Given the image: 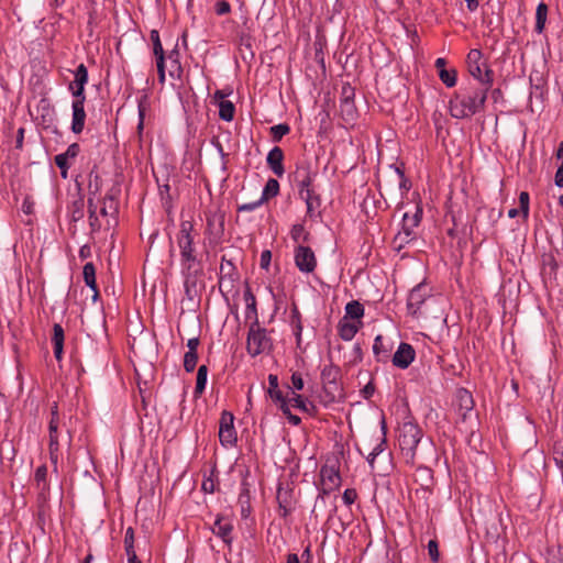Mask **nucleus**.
<instances>
[{
	"instance_id": "obj_1",
	"label": "nucleus",
	"mask_w": 563,
	"mask_h": 563,
	"mask_svg": "<svg viewBox=\"0 0 563 563\" xmlns=\"http://www.w3.org/2000/svg\"><path fill=\"white\" fill-rule=\"evenodd\" d=\"M194 223L184 220L179 224V232L176 235V242L180 252L181 273L185 277L186 292L189 294L196 286L197 277L202 275V265L196 254L194 244Z\"/></svg>"
},
{
	"instance_id": "obj_2",
	"label": "nucleus",
	"mask_w": 563,
	"mask_h": 563,
	"mask_svg": "<svg viewBox=\"0 0 563 563\" xmlns=\"http://www.w3.org/2000/svg\"><path fill=\"white\" fill-rule=\"evenodd\" d=\"M488 86L470 82L454 92L449 102L450 114L455 119H467L485 108Z\"/></svg>"
},
{
	"instance_id": "obj_3",
	"label": "nucleus",
	"mask_w": 563,
	"mask_h": 563,
	"mask_svg": "<svg viewBox=\"0 0 563 563\" xmlns=\"http://www.w3.org/2000/svg\"><path fill=\"white\" fill-rule=\"evenodd\" d=\"M421 440V430L411 417L404 419L398 430V442L407 464H415L416 450Z\"/></svg>"
},
{
	"instance_id": "obj_4",
	"label": "nucleus",
	"mask_w": 563,
	"mask_h": 563,
	"mask_svg": "<svg viewBox=\"0 0 563 563\" xmlns=\"http://www.w3.org/2000/svg\"><path fill=\"white\" fill-rule=\"evenodd\" d=\"M466 65L468 73L476 80L475 85L492 87L493 70L488 68L479 49L473 48L468 52Z\"/></svg>"
},
{
	"instance_id": "obj_5",
	"label": "nucleus",
	"mask_w": 563,
	"mask_h": 563,
	"mask_svg": "<svg viewBox=\"0 0 563 563\" xmlns=\"http://www.w3.org/2000/svg\"><path fill=\"white\" fill-rule=\"evenodd\" d=\"M206 216V239L208 244L216 246L222 243L224 236L225 214L220 209H208Z\"/></svg>"
},
{
	"instance_id": "obj_6",
	"label": "nucleus",
	"mask_w": 563,
	"mask_h": 563,
	"mask_svg": "<svg viewBox=\"0 0 563 563\" xmlns=\"http://www.w3.org/2000/svg\"><path fill=\"white\" fill-rule=\"evenodd\" d=\"M272 347V339L265 329L260 328L258 322H252L246 341V350L251 356H257L269 351Z\"/></svg>"
},
{
	"instance_id": "obj_7",
	"label": "nucleus",
	"mask_w": 563,
	"mask_h": 563,
	"mask_svg": "<svg viewBox=\"0 0 563 563\" xmlns=\"http://www.w3.org/2000/svg\"><path fill=\"white\" fill-rule=\"evenodd\" d=\"M236 431L234 428V416L224 410L219 421V441L222 446L228 448L236 443Z\"/></svg>"
},
{
	"instance_id": "obj_8",
	"label": "nucleus",
	"mask_w": 563,
	"mask_h": 563,
	"mask_svg": "<svg viewBox=\"0 0 563 563\" xmlns=\"http://www.w3.org/2000/svg\"><path fill=\"white\" fill-rule=\"evenodd\" d=\"M295 263L302 273H312L317 266L314 252L305 245H298L295 250Z\"/></svg>"
},
{
	"instance_id": "obj_9",
	"label": "nucleus",
	"mask_w": 563,
	"mask_h": 563,
	"mask_svg": "<svg viewBox=\"0 0 563 563\" xmlns=\"http://www.w3.org/2000/svg\"><path fill=\"white\" fill-rule=\"evenodd\" d=\"M320 478L323 495L339 488L341 485L340 472L334 465H323L320 470Z\"/></svg>"
},
{
	"instance_id": "obj_10",
	"label": "nucleus",
	"mask_w": 563,
	"mask_h": 563,
	"mask_svg": "<svg viewBox=\"0 0 563 563\" xmlns=\"http://www.w3.org/2000/svg\"><path fill=\"white\" fill-rule=\"evenodd\" d=\"M151 41L153 43V53L156 57V67L158 74L159 84L164 85L165 82V53L161 43L159 33L157 30L151 31Z\"/></svg>"
},
{
	"instance_id": "obj_11",
	"label": "nucleus",
	"mask_w": 563,
	"mask_h": 563,
	"mask_svg": "<svg viewBox=\"0 0 563 563\" xmlns=\"http://www.w3.org/2000/svg\"><path fill=\"white\" fill-rule=\"evenodd\" d=\"M340 377V367L330 364L324 366L321 372V380L323 384V388L328 394H331L333 397L335 393L340 390L338 379Z\"/></svg>"
},
{
	"instance_id": "obj_12",
	"label": "nucleus",
	"mask_w": 563,
	"mask_h": 563,
	"mask_svg": "<svg viewBox=\"0 0 563 563\" xmlns=\"http://www.w3.org/2000/svg\"><path fill=\"white\" fill-rule=\"evenodd\" d=\"M88 82V69L80 64L74 73V80L69 84V90L74 98L86 99L85 86Z\"/></svg>"
},
{
	"instance_id": "obj_13",
	"label": "nucleus",
	"mask_w": 563,
	"mask_h": 563,
	"mask_svg": "<svg viewBox=\"0 0 563 563\" xmlns=\"http://www.w3.org/2000/svg\"><path fill=\"white\" fill-rule=\"evenodd\" d=\"M85 101H86V99L75 98L73 101V104H71V108H73L71 131L75 134L81 133L85 128V120H86Z\"/></svg>"
},
{
	"instance_id": "obj_14",
	"label": "nucleus",
	"mask_w": 563,
	"mask_h": 563,
	"mask_svg": "<svg viewBox=\"0 0 563 563\" xmlns=\"http://www.w3.org/2000/svg\"><path fill=\"white\" fill-rule=\"evenodd\" d=\"M415 358V350L408 343H400L393 356V364L399 368H407Z\"/></svg>"
},
{
	"instance_id": "obj_15",
	"label": "nucleus",
	"mask_w": 563,
	"mask_h": 563,
	"mask_svg": "<svg viewBox=\"0 0 563 563\" xmlns=\"http://www.w3.org/2000/svg\"><path fill=\"white\" fill-rule=\"evenodd\" d=\"M283 161L284 152L280 147L275 146L268 152L266 158L267 165L269 166L272 172L278 177H282L285 173Z\"/></svg>"
},
{
	"instance_id": "obj_16",
	"label": "nucleus",
	"mask_w": 563,
	"mask_h": 563,
	"mask_svg": "<svg viewBox=\"0 0 563 563\" xmlns=\"http://www.w3.org/2000/svg\"><path fill=\"white\" fill-rule=\"evenodd\" d=\"M421 285L422 284H419L411 289L407 300V311L413 318H419L420 316V309L422 306Z\"/></svg>"
},
{
	"instance_id": "obj_17",
	"label": "nucleus",
	"mask_w": 563,
	"mask_h": 563,
	"mask_svg": "<svg viewBox=\"0 0 563 563\" xmlns=\"http://www.w3.org/2000/svg\"><path fill=\"white\" fill-rule=\"evenodd\" d=\"M362 321L353 322L343 317L338 324V332L342 340L351 341L362 325Z\"/></svg>"
},
{
	"instance_id": "obj_18",
	"label": "nucleus",
	"mask_w": 563,
	"mask_h": 563,
	"mask_svg": "<svg viewBox=\"0 0 563 563\" xmlns=\"http://www.w3.org/2000/svg\"><path fill=\"white\" fill-rule=\"evenodd\" d=\"M276 499L278 501L280 516L287 517L294 510L291 490L279 487Z\"/></svg>"
},
{
	"instance_id": "obj_19",
	"label": "nucleus",
	"mask_w": 563,
	"mask_h": 563,
	"mask_svg": "<svg viewBox=\"0 0 563 563\" xmlns=\"http://www.w3.org/2000/svg\"><path fill=\"white\" fill-rule=\"evenodd\" d=\"M233 526L230 520L224 519L223 517H218L213 523L212 532L220 537L223 542L227 544H230L232 541L231 532H232Z\"/></svg>"
},
{
	"instance_id": "obj_20",
	"label": "nucleus",
	"mask_w": 563,
	"mask_h": 563,
	"mask_svg": "<svg viewBox=\"0 0 563 563\" xmlns=\"http://www.w3.org/2000/svg\"><path fill=\"white\" fill-rule=\"evenodd\" d=\"M313 180V175L309 167H300L296 170L295 181L297 184L299 196H303V192L310 190V186Z\"/></svg>"
},
{
	"instance_id": "obj_21",
	"label": "nucleus",
	"mask_w": 563,
	"mask_h": 563,
	"mask_svg": "<svg viewBox=\"0 0 563 563\" xmlns=\"http://www.w3.org/2000/svg\"><path fill=\"white\" fill-rule=\"evenodd\" d=\"M422 214V209L420 206H417V211L413 216H408V213L404 214L402 218V234L407 238L411 236L413 234V228L418 227L420 222V217ZM399 236H401V233H399Z\"/></svg>"
},
{
	"instance_id": "obj_22",
	"label": "nucleus",
	"mask_w": 563,
	"mask_h": 563,
	"mask_svg": "<svg viewBox=\"0 0 563 563\" xmlns=\"http://www.w3.org/2000/svg\"><path fill=\"white\" fill-rule=\"evenodd\" d=\"M98 191H99L98 184L95 185V189L92 190V183H90L89 184L88 211H89V224L93 231L98 230L100 228V223H99L98 217L96 214L97 207L93 203V198H92V196H96Z\"/></svg>"
},
{
	"instance_id": "obj_23",
	"label": "nucleus",
	"mask_w": 563,
	"mask_h": 563,
	"mask_svg": "<svg viewBox=\"0 0 563 563\" xmlns=\"http://www.w3.org/2000/svg\"><path fill=\"white\" fill-rule=\"evenodd\" d=\"M64 329L59 323H55L53 325V344H54V355L57 361L62 360L63 356V347H64Z\"/></svg>"
},
{
	"instance_id": "obj_24",
	"label": "nucleus",
	"mask_w": 563,
	"mask_h": 563,
	"mask_svg": "<svg viewBox=\"0 0 563 563\" xmlns=\"http://www.w3.org/2000/svg\"><path fill=\"white\" fill-rule=\"evenodd\" d=\"M82 275L86 285L93 291L92 298L96 300L99 291L96 283V267L91 262L85 264Z\"/></svg>"
},
{
	"instance_id": "obj_25",
	"label": "nucleus",
	"mask_w": 563,
	"mask_h": 563,
	"mask_svg": "<svg viewBox=\"0 0 563 563\" xmlns=\"http://www.w3.org/2000/svg\"><path fill=\"white\" fill-rule=\"evenodd\" d=\"M243 298L246 305L245 317L246 319H253V322H258L256 298L253 295L250 287H246L243 294Z\"/></svg>"
},
{
	"instance_id": "obj_26",
	"label": "nucleus",
	"mask_w": 563,
	"mask_h": 563,
	"mask_svg": "<svg viewBox=\"0 0 563 563\" xmlns=\"http://www.w3.org/2000/svg\"><path fill=\"white\" fill-rule=\"evenodd\" d=\"M456 401L460 409L463 411V418H465L466 413L470 412L474 406L472 394L466 389H459L456 393Z\"/></svg>"
},
{
	"instance_id": "obj_27",
	"label": "nucleus",
	"mask_w": 563,
	"mask_h": 563,
	"mask_svg": "<svg viewBox=\"0 0 563 563\" xmlns=\"http://www.w3.org/2000/svg\"><path fill=\"white\" fill-rule=\"evenodd\" d=\"M302 200H305L307 206V214L309 217H313L316 210L320 207V198L314 194L312 189L303 192V196H300Z\"/></svg>"
},
{
	"instance_id": "obj_28",
	"label": "nucleus",
	"mask_w": 563,
	"mask_h": 563,
	"mask_svg": "<svg viewBox=\"0 0 563 563\" xmlns=\"http://www.w3.org/2000/svg\"><path fill=\"white\" fill-rule=\"evenodd\" d=\"M391 346L385 344L382 335H377L374 340L373 352L378 361L388 358Z\"/></svg>"
},
{
	"instance_id": "obj_29",
	"label": "nucleus",
	"mask_w": 563,
	"mask_h": 563,
	"mask_svg": "<svg viewBox=\"0 0 563 563\" xmlns=\"http://www.w3.org/2000/svg\"><path fill=\"white\" fill-rule=\"evenodd\" d=\"M548 16V5L544 2H540L536 10V26L537 33L541 34L544 30Z\"/></svg>"
},
{
	"instance_id": "obj_30",
	"label": "nucleus",
	"mask_w": 563,
	"mask_h": 563,
	"mask_svg": "<svg viewBox=\"0 0 563 563\" xmlns=\"http://www.w3.org/2000/svg\"><path fill=\"white\" fill-rule=\"evenodd\" d=\"M340 113L346 123H352L357 114L354 102L341 100Z\"/></svg>"
},
{
	"instance_id": "obj_31",
	"label": "nucleus",
	"mask_w": 563,
	"mask_h": 563,
	"mask_svg": "<svg viewBox=\"0 0 563 563\" xmlns=\"http://www.w3.org/2000/svg\"><path fill=\"white\" fill-rule=\"evenodd\" d=\"M364 316V307L361 302L357 300H352L346 303L345 306V316L347 319H356L357 321H361L360 319Z\"/></svg>"
},
{
	"instance_id": "obj_32",
	"label": "nucleus",
	"mask_w": 563,
	"mask_h": 563,
	"mask_svg": "<svg viewBox=\"0 0 563 563\" xmlns=\"http://www.w3.org/2000/svg\"><path fill=\"white\" fill-rule=\"evenodd\" d=\"M169 60V76L173 78H180L183 74L181 65L179 62V53L177 49L172 51L168 54Z\"/></svg>"
},
{
	"instance_id": "obj_33",
	"label": "nucleus",
	"mask_w": 563,
	"mask_h": 563,
	"mask_svg": "<svg viewBox=\"0 0 563 563\" xmlns=\"http://www.w3.org/2000/svg\"><path fill=\"white\" fill-rule=\"evenodd\" d=\"M49 459L53 463L55 470L57 468V462H58V451H59V442H58V430L54 431L53 433H49Z\"/></svg>"
},
{
	"instance_id": "obj_34",
	"label": "nucleus",
	"mask_w": 563,
	"mask_h": 563,
	"mask_svg": "<svg viewBox=\"0 0 563 563\" xmlns=\"http://www.w3.org/2000/svg\"><path fill=\"white\" fill-rule=\"evenodd\" d=\"M235 107L231 101L221 100L219 103V117L220 119L230 122L234 118Z\"/></svg>"
},
{
	"instance_id": "obj_35",
	"label": "nucleus",
	"mask_w": 563,
	"mask_h": 563,
	"mask_svg": "<svg viewBox=\"0 0 563 563\" xmlns=\"http://www.w3.org/2000/svg\"><path fill=\"white\" fill-rule=\"evenodd\" d=\"M268 384H269V387L267 389V393H268L269 397L274 401L283 400L284 395H283L282 390L279 389L277 375L269 374L268 375Z\"/></svg>"
},
{
	"instance_id": "obj_36",
	"label": "nucleus",
	"mask_w": 563,
	"mask_h": 563,
	"mask_svg": "<svg viewBox=\"0 0 563 563\" xmlns=\"http://www.w3.org/2000/svg\"><path fill=\"white\" fill-rule=\"evenodd\" d=\"M278 192H279V183L274 178H269L264 187V190H263V194L261 197V201L265 202L269 198L277 196Z\"/></svg>"
},
{
	"instance_id": "obj_37",
	"label": "nucleus",
	"mask_w": 563,
	"mask_h": 563,
	"mask_svg": "<svg viewBox=\"0 0 563 563\" xmlns=\"http://www.w3.org/2000/svg\"><path fill=\"white\" fill-rule=\"evenodd\" d=\"M118 211V203L112 192H108L103 198V206L100 210L102 216L114 214Z\"/></svg>"
},
{
	"instance_id": "obj_38",
	"label": "nucleus",
	"mask_w": 563,
	"mask_h": 563,
	"mask_svg": "<svg viewBox=\"0 0 563 563\" xmlns=\"http://www.w3.org/2000/svg\"><path fill=\"white\" fill-rule=\"evenodd\" d=\"M207 375H208V368L206 365H201L199 368H198V373H197V380H196V387H195V396L198 397L200 396L205 388H206V384H207Z\"/></svg>"
},
{
	"instance_id": "obj_39",
	"label": "nucleus",
	"mask_w": 563,
	"mask_h": 563,
	"mask_svg": "<svg viewBox=\"0 0 563 563\" xmlns=\"http://www.w3.org/2000/svg\"><path fill=\"white\" fill-rule=\"evenodd\" d=\"M441 81L449 88L454 87L456 85L457 73L454 68L451 69H440L438 73Z\"/></svg>"
},
{
	"instance_id": "obj_40",
	"label": "nucleus",
	"mask_w": 563,
	"mask_h": 563,
	"mask_svg": "<svg viewBox=\"0 0 563 563\" xmlns=\"http://www.w3.org/2000/svg\"><path fill=\"white\" fill-rule=\"evenodd\" d=\"M85 202L82 198H78L73 201L70 206V218L73 222H78L84 218Z\"/></svg>"
},
{
	"instance_id": "obj_41",
	"label": "nucleus",
	"mask_w": 563,
	"mask_h": 563,
	"mask_svg": "<svg viewBox=\"0 0 563 563\" xmlns=\"http://www.w3.org/2000/svg\"><path fill=\"white\" fill-rule=\"evenodd\" d=\"M290 128L287 123H280L271 128V135L274 142H279L286 134H288Z\"/></svg>"
},
{
	"instance_id": "obj_42",
	"label": "nucleus",
	"mask_w": 563,
	"mask_h": 563,
	"mask_svg": "<svg viewBox=\"0 0 563 563\" xmlns=\"http://www.w3.org/2000/svg\"><path fill=\"white\" fill-rule=\"evenodd\" d=\"M290 235H291V239L297 243L300 241H302V242L309 241V233L306 232L302 224L292 225V228L290 230Z\"/></svg>"
},
{
	"instance_id": "obj_43",
	"label": "nucleus",
	"mask_w": 563,
	"mask_h": 563,
	"mask_svg": "<svg viewBox=\"0 0 563 563\" xmlns=\"http://www.w3.org/2000/svg\"><path fill=\"white\" fill-rule=\"evenodd\" d=\"M124 549L128 556H131L132 554H136L134 551V530L132 527H129L125 530L124 534Z\"/></svg>"
},
{
	"instance_id": "obj_44",
	"label": "nucleus",
	"mask_w": 563,
	"mask_h": 563,
	"mask_svg": "<svg viewBox=\"0 0 563 563\" xmlns=\"http://www.w3.org/2000/svg\"><path fill=\"white\" fill-rule=\"evenodd\" d=\"M198 354L186 352L184 355V368L186 372H192L197 365Z\"/></svg>"
},
{
	"instance_id": "obj_45",
	"label": "nucleus",
	"mask_w": 563,
	"mask_h": 563,
	"mask_svg": "<svg viewBox=\"0 0 563 563\" xmlns=\"http://www.w3.org/2000/svg\"><path fill=\"white\" fill-rule=\"evenodd\" d=\"M378 440L379 442L373 448V450L367 455V462L372 468L374 467L375 457L384 451L385 438L383 437Z\"/></svg>"
},
{
	"instance_id": "obj_46",
	"label": "nucleus",
	"mask_w": 563,
	"mask_h": 563,
	"mask_svg": "<svg viewBox=\"0 0 563 563\" xmlns=\"http://www.w3.org/2000/svg\"><path fill=\"white\" fill-rule=\"evenodd\" d=\"M55 164L60 169V175L63 178L67 177V170L69 168L68 158L62 153L55 156Z\"/></svg>"
},
{
	"instance_id": "obj_47",
	"label": "nucleus",
	"mask_w": 563,
	"mask_h": 563,
	"mask_svg": "<svg viewBox=\"0 0 563 563\" xmlns=\"http://www.w3.org/2000/svg\"><path fill=\"white\" fill-rule=\"evenodd\" d=\"M288 401L291 402L296 408H298L302 411L309 410L307 407L306 399H303V397L301 395H298L295 391H291V398H289Z\"/></svg>"
},
{
	"instance_id": "obj_48",
	"label": "nucleus",
	"mask_w": 563,
	"mask_h": 563,
	"mask_svg": "<svg viewBox=\"0 0 563 563\" xmlns=\"http://www.w3.org/2000/svg\"><path fill=\"white\" fill-rule=\"evenodd\" d=\"M428 554L432 562H438L440 559L439 544L437 540H430L428 542Z\"/></svg>"
},
{
	"instance_id": "obj_49",
	"label": "nucleus",
	"mask_w": 563,
	"mask_h": 563,
	"mask_svg": "<svg viewBox=\"0 0 563 563\" xmlns=\"http://www.w3.org/2000/svg\"><path fill=\"white\" fill-rule=\"evenodd\" d=\"M519 205L520 210L525 218L529 216V194L527 191H521L519 195Z\"/></svg>"
},
{
	"instance_id": "obj_50",
	"label": "nucleus",
	"mask_w": 563,
	"mask_h": 563,
	"mask_svg": "<svg viewBox=\"0 0 563 563\" xmlns=\"http://www.w3.org/2000/svg\"><path fill=\"white\" fill-rule=\"evenodd\" d=\"M291 319H292V323L296 324V335L298 339H300L302 325H301V321H300V313L297 308L292 309Z\"/></svg>"
},
{
	"instance_id": "obj_51",
	"label": "nucleus",
	"mask_w": 563,
	"mask_h": 563,
	"mask_svg": "<svg viewBox=\"0 0 563 563\" xmlns=\"http://www.w3.org/2000/svg\"><path fill=\"white\" fill-rule=\"evenodd\" d=\"M342 498H343L344 504H345V505H347V506H350V505H352V504L355 501V499L357 498V493H356V490H355V489H353V488H346V489L344 490V493H343Z\"/></svg>"
},
{
	"instance_id": "obj_52",
	"label": "nucleus",
	"mask_w": 563,
	"mask_h": 563,
	"mask_svg": "<svg viewBox=\"0 0 563 563\" xmlns=\"http://www.w3.org/2000/svg\"><path fill=\"white\" fill-rule=\"evenodd\" d=\"M231 10L230 3L225 0L218 1L216 3V12L219 15L229 13Z\"/></svg>"
},
{
	"instance_id": "obj_53",
	"label": "nucleus",
	"mask_w": 563,
	"mask_h": 563,
	"mask_svg": "<svg viewBox=\"0 0 563 563\" xmlns=\"http://www.w3.org/2000/svg\"><path fill=\"white\" fill-rule=\"evenodd\" d=\"M271 260H272V252L268 250L263 251L261 254V262H260L261 267L263 269H268Z\"/></svg>"
},
{
	"instance_id": "obj_54",
	"label": "nucleus",
	"mask_w": 563,
	"mask_h": 563,
	"mask_svg": "<svg viewBox=\"0 0 563 563\" xmlns=\"http://www.w3.org/2000/svg\"><path fill=\"white\" fill-rule=\"evenodd\" d=\"M79 152H80L79 145L77 143H73L67 147L66 152L63 154L69 159V158H75L79 154Z\"/></svg>"
},
{
	"instance_id": "obj_55",
	"label": "nucleus",
	"mask_w": 563,
	"mask_h": 563,
	"mask_svg": "<svg viewBox=\"0 0 563 563\" xmlns=\"http://www.w3.org/2000/svg\"><path fill=\"white\" fill-rule=\"evenodd\" d=\"M341 100L354 102V89L351 86H343Z\"/></svg>"
},
{
	"instance_id": "obj_56",
	"label": "nucleus",
	"mask_w": 563,
	"mask_h": 563,
	"mask_svg": "<svg viewBox=\"0 0 563 563\" xmlns=\"http://www.w3.org/2000/svg\"><path fill=\"white\" fill-rule=\"evenodd\" d=\"M46 476H47L46 466L42 465V466L37 467V470L35 471V475H34V478L37 482V484H40L41 482H45Z\"/></svg>"
},
{
	"instance_id": "obj_57",
	"label": "nucleus",
	"mask_w": 563,
	"mask_h": 563,
	"mask_svg": "<svg viewBox=\"0 0 563 563\" xmlns=\"http://www.w3.org/2000/svg\"><path fill=\"white\" fill-rule=\"evenodd\" d=\"M22 211L25 213V214H32L34 212V201L30 198V197H26L24 200H23V203H22Z\"/></svg>"
},
{
	"instance_id": "obj_58",
	"label": "nucleus",
	"mask_w": 563,
	"mask_h": 563,
	"mask_svg": "<svg viewBox=\"0 0 563 563\" xmlns=\"http://www.w3.org/2000/svg\"><path fill=\"white\" fill-rule=\"evenodd\" d=\"M291 384L297 390H301L303 388V379L299 373H294L291 375Z\"/></svg>"
},
{
	"instance_id": "obj_59",
	"label": "nucleus",
	"mask_w": 563,
	"mask_h": 563,
	"mask_svg": "<svg viewBox=\"0 0 563 563\" xmlns=\"http://www.w3.org/2000/svg\"><path fill=\"white\" fill-rule=\"evenodd\" d=\"M60 419L59 416L51 417L48 422V433H53L54 431L59 430Z\"/></svg>"
},
{
	"instance_id": "obj_60",
	"label": "nucleus",
	"mask_w": 563,
	"mask_h": 563,
	"mask_svg": "<svg viewBox=\"0 0 563 563\" xmlns=\"http://www.w3.org/2000/svg\"><path fill=\"white\" fill-rule=\"evenodd\" d=\"M262 203H263V201H261V199L255 202L244 203L238 208V211H253L257 207H260Z\"/></svg>"
},
{
	"instance_id": "obj_61",
	"label": "nucleus",
	"mask_w": 563,
	"mask_h": 563,
	"mask_svg": "<svg viewBox=\"0 0 563 563\" xmlns=\"http://www.w3.org/2000/svg\"><path fill=\"white\" fill-rule=\"evenodd\" d=\"M374 391H375V386H374V384H373L372 382H369L368 384H366V385L364 386V388L362 389V394H363V397H364L365 399H368L369 397H372V396H373V394H374Z\"/></svg>"
},
{
	"instance_id": "obj_62",
	"label": "nucleus",
	"mask_w": 563,
	"mask_h": 563,
	"mask_svg": "<svg viewBox=\"0 0 563 563\" xmlns=\"http://www.w3.org/2000/svg\"><path fill=\"white\" fill-rule=\"evenodd\" d=\"M199 339L198 338H191L188 340L187 342V346H188V351L187 352H192V353H197V349L199 346Z\"/></svg>"
},
{
	"instance_id": "obj_63",
	"label": "nucleus",
	"mask_w": 563,
	"mask_h": 563,
	"mask_svg": "<svg viewBox=\"0 0 563 563\" xmlns=\"http://www.w3.org/2000/svg\"><path fill=\"white\" fill-rule=\"evenodd\" d=\"M24 132V128H20L16 133L15 147L19 150L23 147Z\"/></svg>"
},
{
	"instance_id": "obj_64",
	"label": "nucleus",
	"mask_w": 563,
	"mask_h": 563,
	"mask_svg": "<svg viewBox=\"0 0 563 563\" xmlns=\"http://www.w3.org/2000/svg\"><path fill=\"white\" fill-rule=\"evenodd\" d=\"M554 183L558 187H563V166H559L555 173Z\"/></svg>"
}]
</instances>
